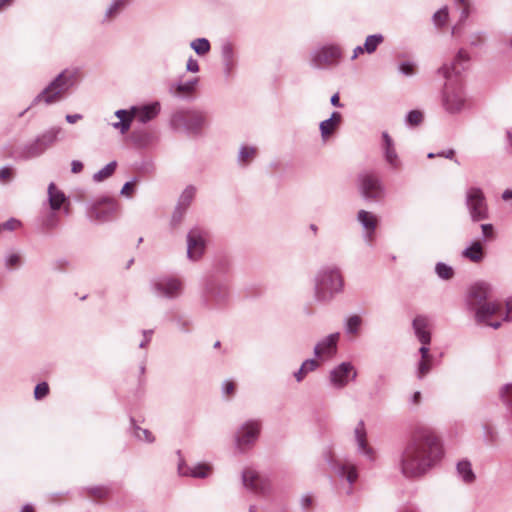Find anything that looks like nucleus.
<instances>
[{
    "instance_id": "f257e3e1",
    "label": "nucleus",
    "mask_w": 512,
    "mask_h": 512,
    "mask_svg": "<svg viewBox=\"0 0 512 512\" xmlns=\"http://www.w3.org/2000/svg\"><path fill=\"white\" fill-rule=\"evenodd\" d=\"M443 454L441 440L434 431L417 426L399 456L398 466L405 478H420L441 461Z\"/></svg>"
},
{
    "instance_id": "f03ea898",
    "label": "nucleus",
    "mask_w": 512,
    "mask_h": 512,
    "mask_svg": "<svg viewBox=\"0 0 512 512\" xmlns=\"http://www.w3.org/2000/svg\"><path fill=\"white\" fill-rule=\"evenodd\" d=\"M470 64V56L460 49L450 65L444 64L438 73L447 79L442 91V106L449 114H458L467 107V97L461 83L452 79L465 71Z\"/></svg>"
},
{
    "instance_id": "7ed1b4c3",
    "label": "nucleus",
    "mask_w": 512,
    "mask_h": 512,
    "mask_svg": "<svg viewBox=\"0 0 512 512\" xmlns=\"http://www.w3.org/2000/svg\"><path fill=\"white\" fill-rule=\"evenodd\" d=\"M79 69H64L39 94H37L29 107L19 114L22 117L31 107L44 103L54 104L60 101L64 94L75 87L78 82Z\"/></svg>"
},
{
    "instance_id": "20e7f679",
    "label": "nucleus",
    "mask_w": 512,
    "mask_h": 512,
    "mask_svg": "<svg viewBox=\"0 0 512 512\" xmlns=\"http://www.w3.org/2000/svg\"><path fill=\"white\" fill-rule=\"evenodd\" d=\"M344 290V278L336 265L322 266L314 277V298L320 303H330Z\"/></svg>"
},
{
    "instance_id": "39448f33",
    "label": "nucleus",
    "mask_w": 512,
    "mask_h": 512,
    "mask_svg": "<svg viewBox=\"0 0 512 512\" xmlns=\"http://www.w3.org/2000/svg\"><path fill=\"white\" fill-rule=\"evenodd\" d=\"M170 122L174 130H182L189 136L199 137L208 127L209 117L206 111L191 109L174 113Z\"/></svg>"
},
{
    "instance_id": "423d86ee",
    "label": "nucleus",
    "mask_w": 512,
    "mask_h": 512,
    "mask_svg": "<svg viewBox=\"0 0 512 512\" xmlns=\"http://www.w3.org/2000/svg\"><path fill=\"white\" fill-rule=\"evenodd\" d=\"M230 291L228 283L216 273L208 275L203 283L201 301L204 307L209 309L224 306L229 299Z\"/></svg>"
},
{
    "instance_id": "0eeeda50",
    "label": "nucleus",
    "mask_w": 512,
    "mask_h": 512,
    "mask_svg": "<svg viewBox=\"0 0 512 512\" xmlns=\"http://www.w3.org/2000/svg\"><path fill=\"white\" fill-rule=\"evenodd\" d=\"M343 57L342 48L336 44H327L314 48L310 52L309 63L314 69L324 70L337 66Z\"/></svg>"
},
{
    "instance_id": "6e6552de",
    "label": "nucleus",
    "mask_w": 512,
    "mask_h": 512,
    "mask_svg": "<svg viewBox=\"0 0 512 512\" xmlns=\"http://www.w3.org/2000/svg\"><path fill=\"white\" fill-rule=\"evenodd\" d=\"M357 182L359 192L366 201L378 202L384 198L386 189L377 173L363 171L358 174Z\"/></svg>"
},
{
    "instance_id": "1a4fd4ad",
    "label": "nucleus",
    "mask_w": 512,
    "mask_h": 512,
    "mask_svg": "<svg viewBox=\"0 0 512 512\" xmlns=\"http://www.w3.org/2000/svg\"><path fill=\"white\" fill-rule=\"evenodd\" d=\"M120 210V204L113 198L103 197L93 203L87 210V217L96 223L112 221Z\"/></svg>"
},
{
    "instance_id": "9d476101",
    "label": "nucleus",
    "mask_w": 512,
    "mask_h": 512,
    "mask_svg": "<svg viewBox=\"0 0 512 512\" xmlns=\"http://www.w3.org/2000/svg\"><path fill=\"white\" fill-rule=\"evenodd\" d=\"M150 289L157 297L173 300L182 295L183 282L176 277L160 276L150 281Z\"/></svg>"
},
{
    "instance_id": "9b49d317",
    "label": "nucleus",
    "mask_w": 512,
    "mask_h": 512,
    "mask_svg": "<svg viewBox=\"0 0 512 512\" xmlns=\"http://www.w3.org/2000/svg\"><path fill=\"white\" fill-rule=\"evenodd\" d=\"M323 457L328 466L335 472L340 479H345L349 483L347 494L352 493V485L358 479V471L355 465L346 464L337 459L331 447L323 452Z\"/></svg>"
},
{
    "instance_id": "f8f14e48",
    "label": "nucleus",
    "mask_w": 512,
    "mask_h": 512,
    "mask_svg": "<svg viewBox=\"0 0 512 512\" xmlns=\"http://www.w3.org/2000/svg\"><path fill=\"white\" fill-rule=\"evenodd\" d=\"M465 202L473 222H479L488 218L486 198L480 188H469L466 192Z\"/></svg>"
},
{
    "instance_id": "ddd939ff",
    "label": "nucleus",
    "mask_w": 512,
    "mask_h": 512,
    "mask_svg": "<svg viewBox=\"0 0 512 512\" xmlns=\"http://www.w3.org/2000/svg\"><path fill=\"white\" fill-rule=\"evenodd\" d=\"M261 430V422L259 420H248L244 422L236 432L235 441L237 448L244 451L253 445Z\"/></svg>"
},
{
    "instance_id": "4468645a",
    "label": "nucleus",
    "mask_w": 512,
    "mask_h": 512,
    "mask_svg": "<svg viewBox=\"0 0 512 512\" xmlns=\"http://www.w3.org/2000/svg\"><path fill=\"white\" fill-rule=\"evenodd\" d=\"M357 375V370L351 362H342L330 371L329 381L334 388L343 389L347 386L349 379L354 381Z\"/></svg>"
},
{
    "instance_id": "2eb2a0df",
    "label": "nucleus",
    "mask_w": 512,
    "mask_h": 512,
    "mask_svg": "<svg viewBox=\"0 0 512 512\" xmlns=\"http://www.w3.org/2000/svg\"><path fill=\"white\" fill-rule=\"evenodd\" d=\"M492 286L484 281L473 284L467 293L466 304L469 310L473 311L478 306L488 302L492 297Z\"/></svg>"
},
{
    "instance_id": "dca6fc26",
    "label": "nucleus",
    "mask_w": 512,
    "mask_h": 512,
    "mask_svg": "<svg viewBox=\"0 0 512 512\" xmlns=\"http://www.w3.org/2000/svg\"><path fill=\"white\" fill-rule=\"evenodd\" d=\"M205 248V232L199 227L192 228L187 234V257L197 261L204 254Z\"/></svg>"
},
{
    "instance_id": "f3484780",
    "label": "nucleus",
    "mask_w": 512,
    "mask_h": 512,
    "mask_svg": "<svg viewBox=\"0 0 512 512\" xmlns=\"http://www.w3.org/2000/svg\"><path fill=\"white\" fill-rule=\"evenodd\" d=\"M242 482L245 488L258 495H266L271 489L270 481L252 469L242 472Z\"/></svg>"
},
{
    "instance_id": "a211bd4d",
    "label": "nucleus",
    "mask_w": 512,
    "mask_h": 512,
    "mask_svg": "<svg viewBox=\"0 0 512 512\" xmlns=\"http://www.w3.org/2000/svg\"><path fill=\"white\" fill-rule=\"evenodd\" d=\"M354 440L357 446V453L365 456L370 462L375 461V451L368 444L367 431L363 420H360L354 429Z\"/></svg>"
},
{
    "instance_id": "6ab92c4d",
    "label": "nucleus",
    "mask_w": 512,
    "mask_h": 512,
    "mask_svg": "<svg viewBox=\"0 0 512 512\" xmlns=\"http://www.w3.org/2000/svg\"><path fill=\"white\" fill-rule=\"evenodd\" d=\"M382 141V151L385 162L392 170L400 169L402 162L396 151L395 143L388 132H382Z\"/></svg>"
},
{
    "instance_id": "aec40b11",
    "label": "nucleus",
    "mask_w": 512,
    "mask_h": 512,
    "mask_svg": "<svg viewBox=\"0 0 512 512\" xmlns=\"http://www.w3.org/2000/svg\"><path fill=\"white\" fill-rule=\"evenodd\" d=\"M221 59L224 67L223 72L226 77H230L237 66V54L230 41H224L221 44Z\"/></svg>"
},
{
    "instance_id": "412c9836",
    "label": "nucleus",
    "mask_w": 512,
    "mask_h": 512,
    "mask_svg": "<svg viewBox=\"0 0 512 512\" xmlns=\"http://www.w3.org/2000/svg\"><path fill=\"white\" fill-rule=\"evenodd\" d=\"M339 333H332L321 339L314 347V356L319 358L336 352Z\"/></svg>"
},
{
    "instance_id": "4be33fe9",
    "label": "nucleus",
    "mask_w": 512,
    "mask_h": 512,
    "mask_svg": "<svg viewBox=\"0 0 512 512\" xmlns=\"http://www.w3.org/2000/svg\"><path fill=\"white\" fill-rule=\"evenodd\" d=\"M45 153L44 148L37 138L29 141L16 150V157L22 160H29L40 157Z\"/></svg>"
},
{
    "instance_id": "5701e85b",
    "label": "nucleus",
    "mask_w": 512,
    "mask_h": 512,
    "mask_svg": "<svg viewBox=\"0 0 512 512\" xmlns=\"http://www.w3.org/2000/svg\"><path fill=\"white\" fill-rule=\"evenodd\" d=\"M429 320L426 316L418 315L412 321V327L417 339L421 344L429 345L431 342V333L428 330Z\"/></svg>"
},
{
    "instance_id": "b1692460",
    "label": "nucleus",
    "mask_w": 512,
    "mask_h": 512,
    "mask_svg": "<svg viewBox=\"0 0 512 512\" xmlns=\"http://www.w3.org/2000/svg\"><path fill=\"white\" fill-rule=\"evenodd\" d=\"M211 470V467L205 463H198L193 467L185 464L183 459L178 463V473L181 476H190L193 478H206Z\"/></svg>"
},
{
    "instance_id": "393cba45",
    "label": "nucleus",
    "mask_w": 512,
    "mask_h": 512,
    "mask_svg": "<svg viewBox=\"0 0 512 512\" xmlns=\"http://www.w3.org/2000/svg\"><path fill=\"white\" fill-rule=\"evenodd\" d=\"M130 2L131 0H111L104 11L101 23L103 25L110 24L126 9Z\"/></svg>"
},
{
    "instance_id": "a878e982",
    "label": "nucleus",
    "mask_w": 512,
    "mask_h": 512,
    "mask_svg": "<svg viewBox=\"0 0 512 512\" xmlns=\"http://www.w3.org/2000/svg\"><path fill=\"white\" fill-rule=\"evenodd\" d=\"M56 211L51 209L39 216L37 221L42 233L48 234L59 227L60 218Z\"/></svg>"
},
{
    "instance_id": "bb28decb",
    "label": "nucleus",
    "mask_w": 512,
    "mask_h": 512,
    "mask_svg": "<svg viewBox=\"0 0 512 512\" xmlns=\"http://www.w3.org/2000/svg\"><path fill=\"white\" fill-rule=\"evenodd\" d=\"M132 112L137 117L138 121L145 124L154 119L160 112V104L154 102L142 107H132Z\"/></svg>"
},
{
    "instance_id": "cd10ccee",
    "label": "nucleus",
    "mask_w": 512,
    "mask_h": 512,
    "mask_svg": "<svg viewBox=\"0 0 512 512\" xmlns=\"http://www.w3.org/2000/svg\"><path fill=\"white\" fill-rule=\"evenodd\" d=\"M500 308V304L488 301L473 310L475 312V319L478 323H488L490 317L497 314Z\"/></svg>"
},
{
    "instance_id": "c85d7f7f",
    "label": "nucleus",
    "mask_w": 512,
    "mask_h": 512,
    "mask_svg": "<svg viewBox=\"0 0 512 512\" xmlns=\"http://www.w3.org/2000/svg\"><path fill=\"white\" fill-rule=\"evenodd\" d=\"M341 120L342 115L337 111H333L328 119L320 123L319 129L323 140L327 139L337 129Z\"/></svg>"
},
{
    "instance_id": "c756f323",
    "label": "nucleus",
    "mask_w": 512,
    "mask_h": 512,
    "mask_svg": "<svg viewBox=\"0 0 512 512\" xmlns=\"http://www.w3.org/2000/svg\"><path fill=\"white\" fill-rule=\"evenodd\" d=\"M484 256L483 245L478 240L471 242V244L462 251V257L473 263H480L484 259Z\"/></svg>"
},
{
    "instance_id": "7c9ffc66",
    "label": "nucleus",
    "mask_w": 512,
    "mask_h": 512,
    "mask_svg": "<svg viewBox=\"0 0 512 512\" xmlns=\"http://www.w3.org/2000/svg\"><path fill=\"white\" fill-rule=\"evenodd\" d=\"M61 131L62 129L60 127L53 126L39 134L36 138L46 151L57 142L58 136L61 133Z\"/></svg>"
},
{
    "instance_id": "2f4dec72",
    "label": "nucleus",
    "mask_w": 512,
    "mask_h": 512,
    "mask_svg": "<svg viewBox=\"0 0 512 512\" xmlns=\"http://www.w3.org/2000/svg\"><path fill=\"white\" fill-rule=\"evenodd\" d=\"M65 200V194L59 190L54 183H50L48 186V201L50 209L59 210Z\"/></svg>"
},
{
    "instance_id": "473e14b6",
    "label": "nucleus",
    "mask_w": 512,
    "mask_h": 512,
    "mask_svg": "<svg viewBox=\"0 0 512 512\" xmlns=\"http://www.w3.org/2000/svg\"><path fill=\"white\" fill-rule=\"evenodd\" d=\"M320 363L313 358L306 359L300 366V368L293 373V377L295 378L297 383H301L308 373L314 372L318 369Z\"/></svg>"
},
{
    "instance_id": "72a5a7b5",
    "label": "nucleus",
    "mask_w": 512,
    "mask_h": 512,
    "mask_svg": "<svg viewBox=\"0 0 512 512\" xmlns=\"http://www.w3.org/2000/svg\"><path fill=\"white\" fill-rule=\"evenodd\" d=\"M171 321L174 323L179 332L184 334L191 333L193 320L190 316L177 313L173 315Z\"/></svg>"
},
{
    "instance_id": "f704fd0d",
    "label": "nucleus",
    "mask_w": 512,
    "mask_h": 512,
    "mask_svg": "<svg viewBox=\"0 0 512 512\" xmlns=\"http://www.w3.org/2000/svg\"><path fill=\"white\" fill-rule=\"evenodd\" d=\"M458 476L465 483H472L475 480V474L472 469V465L468 460H461L456 465Z\"/></svg>"
},
{
    "instance_id": "c9c22d12",
    "label": "nucleus",
    "mask_w": 512,
    "mask_h": 512,
    "mask_svg": "<svg viewBox=\"0 0 512 512\" xmlns=\"http://www.w3.org/2000/svg\"><path fill=\"white\" fill-rule=\"evenodd\" d=\"M257 154V149L253 146L242 145L239 149L237 161L241 166H246Z\"/></svg>"
},
{
    "instance_id": "e433bc0d",
    "label": "nucleus",
    "mask_w": 512,
    "mask_h": 512,
    "mask_svg": "<svg viewBox=\"0 0 512 512\" xmlns=\"http://www.w3.org/2000/svg\"><path fill=\"white\" fill-rule=\"evenodd\" d=\"M195 194L196 187L193 185H188L181 193L177 202V206H180L184 209H188V207L190 206L191 202L195 197Z\"/></svg>"
},
{
    "instance_id": "4c0bfd02",
    "label": "nucleus",
    "mask_w": 512,
    "mask_h": 512,
    "mask_svg": "<svg viewBox=\"0 0 512 512\" xmlns=\"http://www.w3.org/2000/svg\"><path fill=\"white\" fill-rule=\"evenodd\" d=\"M190 47L198 56L206 55L211 49L210 42L207 38L194 39L191 41Z\"/></svg>"
},
{
    "instance_id": "58836bf2",
    "label": "nucleus",
    "mask_w": 512,
    "mask_h": 512,
    "mask_svg": "<svg viewBox=\"0 0 512 512\" xmlns=\"http://www.w3.org/2000/svg\"><path fill=\"white\" fill-rule=\"evenodd\" d=\"M357 219L365 229L371 232L376 229V218L370 212L360 210L358 212Z\"/></svg>"
},
{
    "instance_id": "ea45409f",
    "label": "nucleus",
    "mask_w": 512,
    "mask_h": 512,
    "mask_svg": "<svg viewBox=\"0 0 512 512\" xmlns=\"http://www.w3.org/2000/svg\"><path fill=\"white\" fill-rule=\"evenodd\" d=\"M499 396L507 411L512 415V383L503 385L499 390Z\"/></svg>"
},
{
    "instance_id": "a19ab883",
    "label": "nucleus",
    "mask_w": 512,
    "mask_h": 512,
    "mask_svg": "<svg viewBox=\"0 0 512 512\" xmlns=\"http://www.w3.org/2000/svg\"><path fill=\"white\" fill-rule=\"evenodd\" d=\"M384 41L382 34H372L366 37L364 42L365 52L372 54L377 50V47Z\"/></svg>"
},
{
    "instance_id": "79ce46f5",
    "label": "nucleus",
    "mask_w": 512,
    "mask_h": 512,
    "mask_svg": "<svg viewBox=\"0 0 512 512\" xmlns=\"http://www.w3.org/2000/svg\"><path fill=\"white\" fill-rule=\"evenodd\" d=\"M131 423H132V426H133V433H134V436L140 440V441H144V442H147V443H153L155 441V437L154 435L152 434V432L148 429H144V428H141L139 426H137L135 424V420L133 418H131Z\"/></svg>"
},
{
    "instance_id": "37998d69",
    "label": "nucleus",
    "mask_w": 512,
    "mask_h": 512,
    "mask_svg": "<svg viewBox=\"0 0 512 512\" xmlns=\"http://www.w3.org/2000/svg\"><path fill=\"white\" fill-rule=\"evenodd\" d=\"M362 324V318L359 315H352L346 319L344 329L346 334L356 335Z\"/></svg>"
},
{
    "instance_id": "c03bdc74",
    "label": "nucleus",
    "mask_w": 512,
    "mask_h": 512,
    "mask_svg": "<svg viewBox=\"0 0 512 512\" xmlns=\"http://www.w3.org/2000/svg\"><path fill=\"white\" fill-rule=\"evenodd\" d=\"M117 162L111 161L110 163L106 164L102 169L97 171L93 175V180L95 182H101L107 178H109L116 170Z\"/></svg>"
},
{
    "instance_id": "a18cd8bd",
    "label": "nucleus",
    "mask_w": 512,
    "mask_h": 512,
    "mask_svg": "<svg viewBox=\"0 0 512 512\" xmlns=\"http://www.w3.org/2000/svg\"><path fill=\"white\" fill-rule=\"evenodd\" d=\"M435 272L440 279L450 280L454 276V270L444 262H438L435 266Z\"/></svg>"
},
{
    "instance_id": "49530a36",
    "label": "nucleus",
    "mask_w": 512,
    "mask_h": 512,
    "mask_svg": "<svg viewBox=\"0 0 512 512\" xmlns=\"http://www.w3.org/2000/svg\"><path fill=\"white\" fill-rule=\"evenodd\" d=\"M186 212H187V209H184V208L176 205V207L172 213L171 220H170V225L173 229L180 226V224L182 223V221L184 219Z\"/></svg>"
},
{
    "instance_id": "de8ad7c7",
    "label": "nucleus",
    "mask_w": 512,
    "mask_h": 512,
    "mask_svg": "<svg viewBox=\"0 0 512 512\" xmlns=\"http://www.w3.org/2000/svg\"><path fill=\"white\" fill-rule=\"evenodd\" d=\"M423 121V113L420 110H411L407 113L405 123L408 126H418Z\"/></svg>"
},
{
    "instance_id": "09e8293b",
    "label": "nucleus",
    "mask_w": 512,
    "mask_h": 512,
    "mask_svg": "<svg viewBox=\"0 0 512 512\" xmlns=\"http://www.w3.org/2000/svg\"><path fill=\"white\" fill-rule=\"evenodd\" d=\"M197 83L198 78H193L185 82H180L177 84V91L179 93H191L195 90Z\"/></svg>"
},
{
    "instance_id": "8fccbe9b",
    "label": "nucleus",
    "mask_w": 512,
    "mask_h": 512,
    "mask_svg": "<svg viewBox=\"0 0 512 512\" xmlns=\"http://www.w3.org/2000/svg\"><path fill=\"white\" fill-rule=\"evenodd\" d=\"M432 359H421L417 365V377L422 379L431 370Z\"/></svg>"
},
{
    "instance_id": "3c124183",
    "label": "nucleus",
    "mask_w": 512,
    "mask_h": 512,
    "mask_svg": "<svg viewBox=\"0 0 512 512\" xmlns=\"http://www.w3.org/2000/svg\"><path fill=\"white\" fill-rule=\"evenodd\" d=\"M447 19H448L447 7H443L441 9H439L433 15V21L437 27L443 26L446 23Z\"/></svg>"
},
{
    "instance_id": "603ef678",
    "label": "nucleus",
    "mask_w": 512,
    "mask_h": 512,
    "mask_svg": "<svg viewBox=\"0 0 512 512\" xmlns=\"http://www.w3.org/2000/svg\"><path fill=\"white\" fill-rule=\"evenodd\" d=\"M49 394V386L46 382L38 383L34 388V398L41 400Z\"/></svg>"
},
{
    "instance_id": "864d4df0",
    "label": "nucleus",
    "mask_w": 512,
    "mask_h": 512,
    "mask_svg": "<svg viewBox=\"0 0 512 512\" xmlns=\"http://www.w3.org/2000/svg\"><path fill=\"white\" fill-rule=\"evenodd\" d=\"M89 493L91 496L101 499L109 494V489L104 486H95L89 488Z\"/></svg>"
},
{
    "instance_id": "5fc2aeb1",
    "label": "nucleus",
    "mask_w": 512,
    "mask_h": 512,
    "mask_svg": "<svg viewBox=\"0 0 512 512\" xmlns=\"http://www.w3.org/2000/svg\"><path fill=\"white\" fill-rule=\"evenodd\" d=\"M481 230H482L483 241H490V240L494 239L495 234H494V227L492 224H482Z\"/></svg>"
},
{
    "instance_id": "6e6d98bb",
    "label": "nucleus",
    "mask_w": 512,
    "mask_h": 512,
    "mask_svg": "<svg viewBox=\"0 0 512 512\" xmlns=\"http://www.w3.org/2000/svg\"><path fill=\"white\" fill-rule=\"evenodd\" d=\"M115 129H118L122 134L126 133L131 126V119H122L112 124Z\"/></svg>"
},
{
    "instance_id": "4d7b16f0",
    "label": "nucleus",
    "mask_w": 512,
    "mask_h": 512,
    "mask_svg": "<svg viewBox=\"0 0 512 512\" xmlns=\"http://www.w3.org/2000/svg\"><path fill=\"white\" fill-rule=\"evenodd\" d=\"M136 181V178L132 179L131 181L126 182L121 191L120 194L125 197H131L134 192V183Z\"/></svg>"
},
{
    "instance_id": "13d9d810",
    "label": "nucleus",
    "mask_w": 512,
    "mask_h": 512,
    "mask_svg": "<svg viewBox=\"0 0 512 512\" xmlns=\"http://www.w3.org/2000/svg\"><path fill=\"white\" fill-rule=\"evenodd\" d=\"M20 263V256L18 254L12 253L6 256L5 258V266L7 268L17 267Z\"/></svg>"
},
{
    "instance_id": "bf43d9fd",
    "label": "nucleus",
    "mask_w": 512,
    "mask_h": 512,
    "mask_svg": "<svg viewBox=\"0 0 512 512\" xmlns=\"http://www.w3.org/2000/svg\"><path fill=\"white\" fill-rule=\"evenodd\" d=\"M13 177V169L8 166L0 168V182L8 181Z\"/></svg>"
},
{
    "instance_id": "052dcab7",
    "label": "nucleus",
    "mask_w": 512,
    "mask_h": 512,
    "mask_svg": "<svg viewBox=\"0 0 512 512\" xmlns=\"http://www.w3.org/2000/svg\"><path fill=\"white\" fill-rule=\"evenodd\" d=\"M399 71L406 76H410L414 73V65L410 62H402L399 65Z\"/></svg>"
},
{
    "instance_id": "680f3d73",
    "label": "nucleus",
    "mask_w": 512,
    "mask_h": 512,
    "mask_svg": "<svg viewBox=\"0 0 512 512\" xmlns=\"http://www.w3.org/2000/svg\"><path fill=\"white\" fill-rule=\"evenodd\" d=\"M18 226H20V221L15 218H10L0 226V229L3 228L5 230L13 231Z\"/></svg>"
},
{
    "instance_id": "e2e57ef3",
    "label": "nucleus",
    "mask_w": 512,
    "mask_h": 512,
    "mask_svg": "<svg viewBox=\"0 0 512 512\" xmlns=\"http://www.w3.org/2000/svg\"><path fill=\"white\" fill-rule=\"evenodd\" d=\"M154 331L152 329L142 330L143 340L139 344V348H145L151 341Z\"/></svg>"
},
{
    "instance_id": "0e129e2a",
    "label": "nucleus",
    "mask_w": 512,
    "mask_h": 512,
    "mask_svg": "<svg viewBox=\"0 0 512 512\" xmlns=\"http://www.w3.org/2000/svg\"><path fill=\"white\" fill-rule=\"evenodd\" d=\"M115 116L119 118L120 121H122V119H131L132 121L134 113L132 112V110L128 111L125 109H119L115 112Z\"/></svg>"
},
{
    "instance_id": "69168bd1",
    "label": "nucleus",
    "mask_w": 512,
    "mask_h": 512,
    "mask_svg": "<svg viewBox=\"0 0 512 512\" xmlns=\"http://www.w3.org/2000/svg\"><path fill=\"white\" fill-rule=\"evenodd\" d=\"M186 70L188 72H192V73L198 72L199 64H198L197 60H195L193 57H190L186 63Z\"/></svg>"
},
{
    "instance_id": "338daca9",
    "label": "nucleus",
    "mask_w": 512,
    "mask_h": 512,
    "mask_svg": "<svg viewBox=\"0 0 512 512\" xmlns=\"http://www.w3.org/2000/svg\"><path fill=\"white\" fill-rule=\"evenodd\" d=\"M484 41V36L482 33H475L470 37L469 43L471 46L477 47L481 45Z\"/></svg>"
},
{
    "instance_id": "774afa93",
    "label": "nucleus",
    "mask_w": 512,
    "mask_h": 512,
    "mask_svg": "<svg viewBox=\"0 0 512 512\" xmlns=\"http://www.w3.org/2000/svg\"><path fill=\"white\" fill-rule=\"evenodd\" d=\"M504 320L512 321V298H509L506 302V313Z\"/></svg>"
}]
</instances>
